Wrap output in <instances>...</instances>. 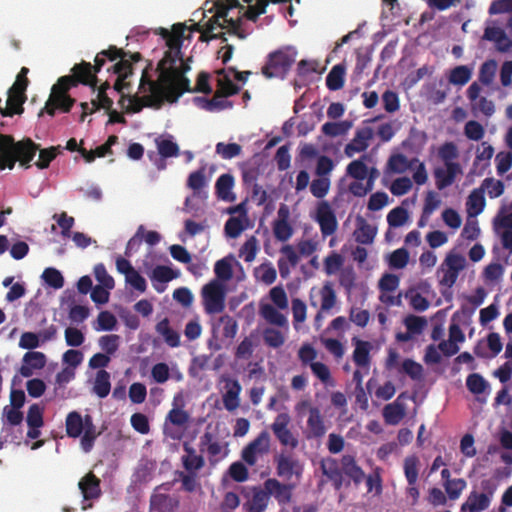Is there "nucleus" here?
<instances>
[{"mask_svg": "<svg viewBox=\"0 0 512 512\" xmlns=\"http://www.w3.org/2000/svg\"><path fill=\"white\" fill-rule=\"evenodd\" d=\"M204 11L212 13L205 20L207 15L203 13V19L193 23L189 28L186 23H176L171 30L160 28L159 35L165 40L168 50L157 65L159 71L158 81H153L148 77L147 72H143L139 89L151 92L154 95H164V98L170 102H177L185 92H201L210 94L212 88L209 84L210 75L207 72H200L196 87H190V80L185 73L190 70V66L182 57L181 48L184 39H189L192 32H199V40L209 42L213 39H223L224 31L214 32L216 29H224V0L206 1Z\"/></svg>", "mask_w": 512, "mask_h": 512, "instance_id": "f257e3e1", "label": "nucleus"}, {"mask_svg": "<svg viewBox=\"0 0 512 512\" xmlns=\"http://www.w3.org/2000/svg\"><path fill=\"white\" fill-rule=\"evenodd\" d=\"M126 57L127 53L123 49L111 45L96 55L94 65L86 61L75 64L71 69V75L61 76L52 86L49 98L39 112V117L44 113L53 117L56 111L69 113L76 103V99L69 95V91L79 84L87 85L95 91L98 83L96 74L104 66L106 59L114 61L119 58L120 60L112 66L113 73L128 78L133 73V67Z\"/></svg>", "mask_w": 512, "mask_h": 512, "instance_id": "f03ea898", "label": "nucleus"}, {"mask_svg": "<svg viewBox=\"0 0 512 512\" xmlns=\"http://www.w3.org/2000/svg\"><path fill=\"white\" fill-rule=\"evenodd\" d=\"M39 147V144H36L30 138L14 142L12 136L0 135V170L12 169L16 161H19L24 168H29L30 162L37 151H39V157L35 165L39 169L48 168L59 154L61 146H52L45 149Z\"/></svg>", "mask_w": 512, "mask_h": 512, "instance_id": "7ed1b4c3", "label": "nucleus"}, {"mask_svg": "<svg viewBox=\"0 0 512 512\" xmlns=\"http://www.w3.org/2000/svg\"><path fill=\"white\" fill-rule=\"evenodd\" d=\"M214 271L215 279L205 284L201 290L202 304L209 315L224 310V258L216 261Z\"/></svg>", "mask_w": 512, "mask_h": 512, "instance_id": "20e7f679", "label": "nucleus"}, {"mask_svg": "<svg viewBox=\"0 0 512 512\" xmlns=\"http://www.w3.org/2000/svg\"><path fill=\"white\" fill-rule=\"evenodd\" d=\"M296 56L297 51L292 47L280 48L269 53L261 68V74L266 79H284L294 64Z\"/></svg>", "mask_w": 512, "mask_h": 512, "instance_id": "39448f33", "label": "nucleus"}, {"mask_svg": "<svg viewBox=\"0 0 512 512\" xmlns=\"http://www.w3.org/2000/svg\"><path fill=\"white\" fill-rule=\"evenodd\" d=\"M190 423L189 413L179 406H174L166 415L163 423V435L167 439L181 440Z\"/></svg>", "mask_w": 512, "mask_h": 512, "instance_id": "423d86ee", "label": "nucleus"}, {"mask_svg": "<svg viewBox=\"0 0 512 512\" xmlns=\"http://www.w3.org/2000/svg\"><path fill=\"white\" fill-rule=\"evenodd\" d=\"M223 321L224 317L221 316L218 323L212 324V337L208 340V347L211 350V354L208 356L204 355L196 359L199 368L202 370L219 371L224 365L223 354H218L216 357H213V352L219 351L222 348V339L219 338L218 332Z\"/></svg>", "mask_w": 512, "mask_h": 512, "instance_id": "0eeeda50", "label": "nucleus"}, {"mask_svg": "<svg viewBox=\"0 0 512 512\" xmlns=\"http://www.w3.org/2000/svg\"><path fill=\"white\" fill-rule=\"evenodd\" d=\"M290 421L291 418L288 413H280L271 424V430L282 446L294 450L298 447L299 441L289 429Z\"/></svg>", "mask_w": 512, "mask_h": 512, "instance_id": "6e6552de", "label": "nucleus"}, {"mask_svg": "<svg viewBox=\"0 0 512 512\" xmlns=\"http://www.w3.org/2000/svg\"><path fill=\"white\" fill-rule=\"evenodd\" d=\"M226 214L230 215V218L226 221V235L235 238L244 231L249 224L246 202H241L237 206L227 208Z\"/></svg>", "mask_w": 512, "mask_h": 512, "instance_id": "1a4fd4ad", "label": "nucleus"}, {"mask_svg": "<svg viewBox=\"0 0 512 512\" xmlns=\"http://www.w3.org/2000/svg\"><path fill=\"white\" fill-rule=\"evenodd\" d=\"M419 465L420 461L416 455H410L404 459L403 470L408 483L406 494L412 498V505H416L420 497V492L417 487Z\"/></svg>", "mask_w": 512, "mask_h": 512, "instance_id": "9d476101", "label": "nucleus"}, {"mask_svg": "<svg viewBox=\"0 0 512 512\" xmlns=\"http://www.w3.org/2000/svg\"><path fill=\"white\" fill-rule=\"evenodd\" d=\"M315 220L320 227L322 236L333 235L338 228V221L331 205L327 201H321L316 208Z\"/></svg>", "mask_w": 512, "mask_h": 512, "instance_id": "9b49d317", "label": "nucleus"}, {"mask_svg": "<svg viewBox=\"0 0 512 512\" xmlns=\"http://www.w3.org/2000/svg\"><path fill=\"white\" fill-rule=\"evenodd\" d=\"M217 91L215 97L207 99L205 97H195L193 102L195 105L206 111H220L224 108V68L217 70Z\"/></svg>", "mask_w": 512, "mask_h": 512, "instance_id": "f8f14e48", "label": "nucleus"}, {"mask_svg": "<svg viewBox=\"0 0 512 512\" xmlns=\"http://www.w3.org/2000/svg\"><path fill=\"white\" fill-rule=\"evenodd\" d=\"M276 473L284 480H290L293 476L300 478L303 472L301 463L291 455L281 453L275 458Z\"/></svg>", "mask_w": 512, "mask_h": 512, "instance_id": "ddd939ff", "label": "nucleus"}, {"mask_svg": "<svg viewBox=\"0 0 512 512\" xmlns=\"http://www.w3.org/2000/svg\"><path fill=\"white\" fill-rule=\"evenodd\" d=\"M481 86L478 82H473L468 87L466 94L467 98L471 102V107L473 110H478L483 115L490 117L495 112V105L493 101L487 99L486 97L480 96Z\"/></svg>", "mask_w": 512, "mask_h": 512, "instance_id": "4468645a", "label": "nucleus"}, {"mask_svg": "<svg viewBox=\"0 0 512 512\" xmlns=\"http://www.w3.org/2000/svg\"><path fill=\"white\" fill-rule=\"evenodd\" d=\"M373 138V129L371 127H362L356 130L354 138L345 146L344 152L347 157H352L355 153L365 151L369 146V141Z\"/></svg>", "mask_w": 512, "mask_h": 512, "instance_id": "2eb2a0df", "label": "nucleus"}, {"mask_svg": "<svg viewBox=\"0 0 512 512\" xmlns=\"http://www.w3.org/2000/svg\"><path fill=\"white\" fill-rule=\"evenodd\" d=\"M320 469L322 474L332 483L335 490H340L343 486V476L340 462L332 457L321 460Z\"/></svg>", "mask_w": 512, "mask_h": 512, "instance_id": "dca6fc26", "label": "nucleus"}, {"mask_svg": "<svg viewBox=\"0 0 512 512\" xmlns=\"http://www.w3.org/2000/svg\"><path fill=\"white\" fill-rule=\"evenodd\" d=\"M288 219L289 209L283 204L278 210V218L273 223V233L279 241H287L293 234V228L289 224Z\"/></svg>", "mask_w": 512, "mask_h": 512, "instance_id": "f3484780", "label": "nucleus"}, {"mask_svg": "<svg viewBox=\"0 0 512 512\" xmlns=\"http://www.w3.org/2000/svg\"><path fill=\"white\" fill-rule=\"evenodd\" d=\"M46 364V356L44 353L39 351H28L24 354L22 359V365L19 369V373L23 377H30L33 375L34 370L42 369Z\"/></svg>", "mask_w": 512, "mask_h": 512, "instance_id": "a211bd4d", "label": "nucleus"}, {"mask_svg": "<svg viewBox=\"0 0 512 512\" xmlns=\"http://www.w3.org/2000/svg\"><path fill=\"white\" fill-rule=\"evenodd\" d=\"M100 484V479L91 471L82 477L78 483V487L84 500L99 498L102 493Z\"/></svg>", "mask_w": 512, "mask_h": 512, "instance_id": "6ab92c4d", "label": "nucleus"}, {"mask_svg": "<svg viewBox=\"0 0 512 512\" xmlns=\"http://www.w3.org/2000/svg\"><path fill=\"white\" fill-rule=\"evenodd\" d=\"M342 475L345 474L355 485H359L366 478L363 469L357 464L353 455H343L340 459Z\"/></svg>", "mask_w": 512, "mask_h": 512, "instance_id": "aec40b11", "label": "nucleus"}, {"mask_svg": "<svg viewBox=\"0 0 512 512\" xmlns=\"http://www.w3.org/2000/svg\"><path fill=\"white\" fill-rule=\"evenodd\" d=\"M355 349L353 351V362L360 368H369L371 363L370 352L372 344L369 341L361 340L356 337L352 339Z\"/></svg>", "mask_w": 512, "mask_h": 512, "instance_id": "412c9836", "label": "nucleus"}, {"mask_svg": "<svg viewBox=\"0 0 512 512\" xmlns=\"http://www.w3.org/2000/svg\"><path fill=\"white\" fill-rule=\"evenodd\" d=\"M461 172L460 164H447L445 169L436 168L434 170V177L436 187L439 190H443L448 186L452 185L455 181L456 175Z\"/></svg>", "mask_w": 512, "mask_h": 512, "instance_id": "4be33fe9", "label": "nucleus"}, {"mask_svg": "<svg viewBox=\"0 0 512 512\" xmlns=\"http://www.w3.org/2000/svg\"><path fill=\"white\" fill-rule=\"evenodd\" d=\"M269 496H274L279 503H287L291 499L292 486L282 484L277 479L269 478L264 483Z\"/></svg>", "mask_w": 512, "mask_h": 512, "instance_id": "5701e85b", "label": "nucleus"}, {"mask_svg": "<svg viewBox=\"0 0 512 512\" xmlns=\"http://www.w3.org/2000/svg\"><path fill=\"white\" fill-rule=\"evenodd\" d=\"M270 496L264 485L252 489L251 498L245 506L248 512H264L269 504Z\"/></svg>", "mask_w": 512, "mask_h": 512, "instance_id": "b1692460", "label": "nucleus"}, {"mask_svg": "<svg viewBox=\"0 0 512 512\" xmlns=\"http://www.w3.org/2000/svg\"><path fill=\"white\" fill-rule=\"evenodd\" d=\"M179 504L178 497L167 494H153L150 498V508L157 512H174Z\"/></svg>", "mask_w": 512, "mask_h": 512, "instance_id": "393cba45", "label": "nucleus"}, {"mask_svg": "<svg viewBox=\"0 0 512 512\" xmlns=\"http://www.w3.org/2000/svg\"><path fill=\"white\" fill-rule=\"evenodd\" d=\"M307 426L309 429L308 438L319 439L322 438L326 433V426L324 424L323 417L320 410L317 407H311L309 409V416L307 419Z\"/></svg>", "mask_w": 512, "mask_h": 512, "instance_id": "a878e982", "label": "nucleus"}, {"mask_svg": "<svg viewBox=\"0 0 512 512\" xmlns=\"http://www.w3.org/2000/svg\"><path fill=\"white\" fill-rule=\"evenodd\" d=\"M377 234V228L369 224L364 218L357 219L354 237L357 243L362 245L372 244Z\"/></svg>", "mask_w": 512, "mask_h": 512, "instance_id": "bb28decb", "label": "nucleus"}, {"mask_svg": "<svg viewBox=\"0 0 512 512\" xmlns=\"http://www.w3.org/2000/svg\"><path fill=\"white\" fill-rule=\"evenodd\" d=\"M321 307L315 316V322L320 323L323 319L322 312L331 310L337 301L335 290L331 283L327 282L320 290Z\"/></svg>", "mask_w": 512, "mask_h": 512, "instance_id": "cd10ccee", "label": "nucleus"}, {"mask_svg": "<svg viewBox=\"0 0 512 512\" xmlns=\"http://www.w3.org/2000/svg\"><path fill=\"white\" fill-rule=\"evenodd\" d=\"M183 448L186 453L182 456L183 467L189 473H196L204 466V458L201 455H198L195 449L187 443L183 445Z\"/></svg>", "mask_w": 512, "mask_h": 512, "instance_id": "c85d7f7f", "label": "nucleus"}, {"mask_svg": "<svg viewBox=\"0 0 512 512\" xmlns=\"http://www.w3.org/2000/svg\"><path fill=\"white\" fill-rule=\"evenodd\" d=\"M490 496L487 494L472 491L465 503L462 504L461 510L469 512H482L490 506Z\"/></svg>", "mask_w": 512, "mask_h": 512, "instance_id": "c756f323", "label": "nucleus"}, {"mask_svg": "<svg viewBox=\"0 0 512 512\" xmlns=\"http://www.w3.org/2000/svg\"><path fill=\"white\" fill-rule=\"evenodd\" d=\"M486 205L483 188L479 187L471 191L469 194L466 207L469 216L475 217L482 213Z\"/></svg>", "mask_w": 512, "mask_h": 512, "instance_id": "7c9ffc66", "label": "nucleus"}, {"mask_svg": "<svg viewBox=\"0 0 512 512\" xmlns=\"http://www.w3.org/2000/svg\"><path fill=\"white\" fill-rule=\"evenodd\" d=\"M156 332L161 335L165 343L171 347L176 348L180 345V335L177 331L170 327L169 320L164 318L159 321L155 327Z\"/></svg>", "mask_w": 512, "mask_h": 512, "instance_id": "2f4dec72", "label": "nucleus"}, {"mask_svg": "<svg viewBox=\"0 0 512 512\" xmlns=\"http://www.w3.org/2000/svg\"><path fill=\"white\" fill-rule=\"evenodd\" d=\"M472 75V67L468 65H458L449 71L448 81L452 85L462 87L471 80Z\"/></svg>", "mask_w": 512, "mask_h": 512, "instance_id": "473e14b6", "label": "nucleus"}, {"mask_svg": "<svg viewBox=\"0 0 512 512\" xmlns=\"http://www.w3.org/2000/svg\"><path fill=\"white\" fill-rule=\"evenodd\" d=\"M379 172L376 168H371V170H368V176L366 184H363L362 182H352L349 185V191L357 197H363L370 191H372L374 186V181L378 177Z\"/></svg>", "mask_w": 512, "mask_h": 512, "instance_id": "72a5a7b5", "label": "nucleus"}, {"mask_svg": "<svg viewBox=\"0 0 512 512\" xmlns=\"http://www.w3.org/2000/svg\"><path fill=\"white\" fill-rule=\"evenodd\" d=\"M405 416V404L393 402L383 409V417L387 424L397 425Z\"/></svg>", "mask_w": 512, "mask_h": 512, "instance_id": "f704fd0d", "label": "nucleus"}, {"mask_svg": "<svg viewBox=\"0 0 512 512\" xmlns=\"http://www.w3.org/2000/svg\"><path fill=\"white\" fill-rule=\"evenodd\" d=\"M157 151L162 158L177 157L179 155V146L172 140V136L164 138L162 136L155 139Z\"/></svg>", "mask_w": 512, "mask_h": 512, "instance_id": "c9c22d12", "label": "nucleus"}, {"mask_svg": "<svg viewBox=\"0 0 512 512\" xmlns=\"http://www.w3.org/2000/svg\"><path fill=\"white\" fill-rule=\"evenodd\" d=\"M150 94H151L150 96H144L142 98L136 97V96L127 97V100L129 101V105L126 108V112L138 113L143 109L144 106L152 105L153 97H155V98L164 97V95L157 96V95L152 94L151 92H150ZM125 100H126V96L124 94H122L119 103L121 105H123Z\"/></svg>", "mask_w": 512, "mask_h": 512, "instance_id": "e433bc0d", "label": "nucleus"}, {"mask_svg": "<svg viewBox=\"0 0 512 512\" xmlns=\"http://www.w3.org/2000/svg\"><path fill=\"white\" fill-rule=\"evenodd\" d=\"M260 315L270 324L283 327L287 324L286 317L271 304L260 305Z\"/></svg>", "mask_w": 512, "mask_h": 512, "instance_id": "4c0bfd02", "label": "nucleus"}, {"mask_svg": "<svg viewBox=\"0 0 512 512\" xmlns=\"http://www.w3.org/2000/svg\"><path fill=\"white\" fill-rule=\"evenodd\" d=\"M110 390H111L110 374L106 370L101 369L96 374L94 385H93V392L99 398H105L109 395Z\"/></svg>", "mask_w": 512, "mask_h": 512, "instance_id": "58836bf2", "label": "nucleus"}, {"mask_svg": "<svg viewBox=\"0 0 512 512\" xmlns=\"http://www.w3.org/2000/svg\"><path fill=\"white\" fill-rule=\"evenodd\" d=\"M66 433L71 438H77L83 432V418L77 411L68 413L65 421Z\"/></svg>", "mask_w": 512, "mask_h": 512, "instance_id": "ea45409f", "label": "nucleus"}, {"mask_svg": "<svg viewBox=\"0 0 512 512\" xmlns=\"http://www.w3.org/2000/svg\"><path fill=\"white\" fill-rule=\"evenodd\" d=\"M345 67L337 64L328 73L326 77V86L331 91H337L344 86Z\"/></svg>", "mask_w": 512, "mask_h": 512, "instance_id": "a19ab883", "label": "nucleus"}, {"mask_svg": "<svg viewBox=\"0 0 512 512\" xmlns=\"http://www.w3.org/2000/svg\"><path fill=\"white\" fill-rule=\"evenodd\" d=\"M497 71V62L494 59L486 60L482 63L478 74V83L489 86L494 81Z\"/></svg>", "mask_w": 512, "mask_h": 512, "instance_id": "79ce46f5", "label": "nucleus"}, {"mask_svg": "<svg viewBox=\"0 0 512 512\" xmlns=\"http://www.w3.org/2000/svg\"><path fill=\"white\" fill-rule=\"evenodd\" d=\"M367 156L364 155L360 159L353 160L347 165L346 173L350 177L354 178L355 182H361L365 180L368 176V167L363 162V159H366Z\"/></svg>", "mask_w": 512, "mask_h": 512, "instance_id": "37998d69", "label": "nucleus"}, {"mask_svg": "<svg viewBox=\"0 0 512 512\" xmlns=\"http://www.w3.org/2000/svg\"><path fill=\"white\" fill-rule=\"evenodd\" d=\"M351 127L352 123L349 121L326 122L322 125L321 131L325 136L333 138L345 135Z\"/></svg>", "mask_w": 512, "mask_h": 512, "instance_id": "c03bdc74", "label": "nucleus"}, {"mask_svg": "<svg viewBox=\"0 0 512 512\" xmlns=\"http://www.w3.org/2000/svg\"><path fill=\"white\" fill-rule=\"evenodd\" d=\"M178 276L172 268L164 265H157L149 274L150 279L153 282L167 283Z\"/></svg>", "mask_w": 512, "mask_h": 512, "instance_id": "a18cd8bd", "label": "nucleus"}, {"mask_svg": "<svg viewBox=\"0 0 512 512\" xmlns=\"http://www.w3.org/2000/svg\"><path fill=\"white\" fill-rule=\"evenodd\" d=\"M414 162H418L417 158L409 161L403 154L392 155L388 160V167L394 173H403L411 168Z\"/></svg>", "mask_w": 512, "mask_h": 512, "instance_id": "49530a36", "label": "nucleus"}, {"mask_svg": "<svg viewBox=\"0 0 512 512\" xmlns=\"http://www.w3.org/2000/svg\"><path fill=\"white\" fill-rule=\"evenodd\" d=\"M44 407L34 403L32 404L27 412L26 423L28 427H43L44 425Z\"/></svg>", "mask_w": 512, "mask_h": 512, "instance_id": "de8ad7c7", "label": "nucleus"}, {"mask_svg": "<svg viewBox=\"0 0 512 512\" xmlns=\"http://www.w3.org/2000/svg\"><path fill=\"white\" fill-rule=\"evenodd\" d=\"M483 191H487L491 199L498 198L504 193V183L501 180H496L492 177L485 178L480 186Z\"/></svg>", "mask_w": 512, "mask_h": 512, "instance_id": "09e8293b", "label": "nucleus"}, {"mask_svg": "<svg viewBox=\"0 0 512 512\" xmlns=\"http://www.w3.org/2000/svg\"><path fill=\"white\" fill-rule=\"evenodd\" d=\"M467 389L475 394H482L488 387V382L484 379V377L478 373H472L468 375L466 379Z\"/></svg>", "mask_w": 512, "mask_h": 512, "instance_id": "8fccbe9b", "label": "nucleus"}, {"mask_svg": "<svg viewBox=\"0 0 512 512\" xmlns=\"http://www.w3.org/2000/svg\"><path fill=\"white\" fill-rule=\"evenodd\" d=\"M42 278L48 286L54 289H61L64 286V278L61 272L55 268H46L43 271Z\"/></svg>", "mask_w": 512, "mask_h": 512, "instance_id": "3c124183", "label": "nucleus"}, {"mask_svg": "<svg viewBox=\"0 0 512 512\" xmlns=\"http://www.w3.org/2000/svg\"><path fill=\"white\" fill-rule=\"evenodd\" d=\"M438 156L444 162L445 167H447V164H458L453 162L458 157L457 146L453 142H445L441 145L438 150Z\"/></svg>", "mask_w": 512, "mask_h": 512, "instance_id": "603ef678", "label": "nucleus"}, {"mask_svg": "<svg viewBox=\"0 0 512 512\" xmlns=\"http://www.w3.org/2000/svg\"><path fill=\"white\" fill-rule=\"evenodd\" d=\"M444 488L448 497L451 500H456L466 488V481L462 478L448 480L444 482Z\"/></svg>", "mask_w": 512, "mask_h": 512, "instance_id": "864d4df0", "label": "nucleus"}, {"mask_svg": "<svg viewBox=\"0 0 512 512\" xmlns=\"http://www.w3.org/2000/svg\"><path fill=\"white\" fill-rule=\"evenodd\" d=\"M330 184L329 177H319L311 182L310 191L314 197L322 199L329 192Z\"/></svg>", "mask_w": 512, "mask_h": 512, "instance_id": "5fc2aeb1", "label": "nucleus"}, {"mask_svg": "<svg viewBox=\"0 0 512 512\" xmlns=\"http://www.w3.org/2000/svg\"><path fill=\"white\" fill-rule=\"evenodd\" d=\"M409 215L408 211L399 206L392 209L387 215V222L390 227H400L403 226L408 220Z\"/></svg>", "mask_w": 512, "mask_h": 512, "instance_id": "6e6d98bb", "label": "nucleus"}, {"mask_svg": "<svg viewBox=\"0 0 512 512\" xmlns=\"http://www.w3.org/2000/svg\"><path fill=\"white\" fill-rule=\"evenodd\" d=\"M404 324L409 332L413 335L421 334L425 326L427 325V320L425 317L416 316V315H408L404 319Z\"/></svg>", "mask_w": 512, "mask_h": 512, "instance_id": "4d7b16f0", "label": "nucleus"}, {"mask_svg": "<svg viewBox=\"0 0 512 512\" xmlns=\"http://www.w3.org/2000/svg\"><path fill=\"white\" fill-rule=\"evenodd\" d=\"M94 275L96 280L100 283V286H104L106 289L114 288L115 281L113 277L108 274L106 267L103 263L95 265Z\"/></svg>", "mask_w": 512, "mask_h": 512, "instance_id": "13d9d810", "label": "nucleus"}, {"mask_svg": "<svg viewBox=\"0 0 512 512\" xmlns=\"http://www.w3.org/2000/svg\"><path fill=\"white\" fill-rule=\"evenodd\" d=\"M409 261V253L404 248L393 251L389 257V266L394 269L404 268Z\"/></svg>", "mask_w": 512, "mask_h": 512, "instance_id": "bf43d9fd", "label": "nucleus"}, {"mask_svg": "<svg viewBox=\"0 0 512 512\" xmlns=\"http://www.w3.org/2000/svg\"><path fill=\"white\" fill-rule=\"evenodd\" d=\"M120 337L116 334H109L101 336L99 339V346L107 355H113L119 347Z\"/></svg>", "mask_w": 512, "mask_h": 512, "instance_id": "052dcab7", "label": "nucleus"}, {"mask_svg": "<svg viewBox=\"0 0 512 512\" xmlns=\"http://www.w3.org/2000/svg\"><path fill=\"white\" fill-rule=\"evenodd\" d=\"M497 174L502 176L512 167V153L501 151L495 157Z\"/></svg>", "mask_w": 512, "mask_h": 512, "instance_id": "680f3d73", "label": "nucleus"}, {"mask_svg": "<svg viewBox=\"0 0 512 512\" xmlns=\"http://www.w3.org/2000/svg\"><path fill=\"white\" fill-rule=\"evenodd\" d=\"M464 134L470 140L479 141L483 138L485 130L479 122L470 120L464 126Z\"/></svg>", "mask_w": 512, "mask_h": 512, "instance_id": "e2e57ef3", "label": "nucleus"}, {"mask_svg": "<svg viewBox=\"0 0 512 512\" xmlns=\"http://www.w3.org/2000/svg\"><path fill=\"white\" fill-rule=\"evenodd\" d=\"M53 219L56 220L57 224L61 228V235L63 237L71 236V229L74 226L75 220L72 216H68L66 212L60 214H54Z\"/></svg>", "mask_w": 512, "mask_h": 512, "instance_id": "0e129e2a", "label": "nucleus"}, {"mask_svg": "<svg viewBox=\"0 0 512 512\" xmlns=\"http://www.w3.org/2000/svg\"><path fill=\"white\" fill-rule=\"evenodd\" d=\"M257 250V239L251 236L240 248L239 256L242 257L245 262H251L255 259Z\"/></svg>", "mask_w": 512, "mask_h": 512, "instance_id": "69168bd1", "label": "nucleus"}, {"mask_svg": "<svg viewBox=\"0 0 512 512\" xmlns=\"http://www.w3.org/2000/svg\"><path fill=\"white\" fill-rule=\"evenodd\" d=\"M263 339L266 345L272 348H279L284 343L282 333L273 328H266L263 332Z\"/></svg>", "mask_w": 512, "mask_h": 512, "instance_id": "338daca9", "label": "nucleus"}, {"mask_svg": "<svg viewBox=\"0 0 512 512\" xmlns=\"http://www.w3.org/2000/svg\"><path fill=\"white\" fill-rule=\"evenodd\" d=\"M259 455L265 454L270 448V435L264 430L252 442L249 443Z\"/></svg>", "mask_w": 512, "mask_h": 512, "instance_id": "774afa93", "label": "nucleus"}]
</instances>
